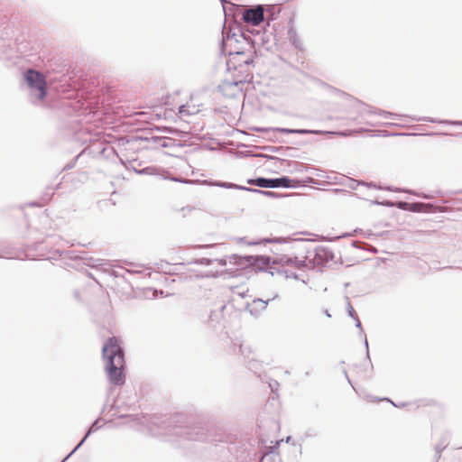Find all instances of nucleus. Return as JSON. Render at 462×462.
Listing matches in <instances>:
<instances>
[{"label": "nucleus", "mask_w": 462, "mask_h": 462, "mask_svg": "<svg viewBox=\"0 0 462 462\" xmlns=\"http://www.w3.org/2000/svg\"><path fill=\"white\" fill-rule=\"evenodd\" d=\"M290 24H291V26L288 29L289 40H290L291 43L296 49H300L301 48V42H300V39L299 35L297 34L296 30L292 26V21L291 20L290 21Z\"/></svg>", "instance_id": "18"}, {"label": "nucleus", "mask_w": 462, "mask_h": 462, "mask_svg": "<svg viewBox=\"0 0 462 462\" xmlns=\"http://www.w3.org/2000/svg\"><path fill=\"white\" fill-rule=\"evenodd\" d=\"M239 352L244 356L245 359H249L252 356H254L252 346L245 342L239 344Z\"/></svg>", "instance_id": "21"}, {"label": "nucleus", "mask_w": 462, "mask_h": 462, "mask_svg": "<svg viewBox=\"0 0 462 462\" xmlns=\"http://www.w3.org/2000/svg\"><path fill=\"white\" fill-rule=\"evenodd\" d=\"M308 181H309L310 183H313V184H316V183H317V181H316L313 178H310V177H309V178H308Z\"/></svg>", "instance_id": "43"}, {"label": "nucleus", "mask_w": 462, "mask_h": 462, "mask_svg": "<svg viewBox=\"0 0 462 462\" xmlns=\"http://www.w3.org/2000/svg\"><path fill=\"white\" fill-rule=\"evenodd\" d=\"M23 78L32 94L35 95L38 100H43L47 95V82L43 73L28 69L24 71Z\"/></svg>", "instance_id": "5"}, {"label": "nucleus", "mask_w": 462, "mask_h": 462, "mask_svg": "<svg viewBox=\"0 0 462 462\" xmlns=\"http://www.w3.org/2000/svg\"><path fill=\"white\" fill-rule=\"evenodd\" d=\"M385 205L389 206V207H393L394 204L393 202H386Z\"/></svg>", "instance_id": "50"}, {"label": "nucleus", "mask_w": 462, "mask_h": 462, "mask_svg": "<svg viewBox=\"0 0 462 462\" xmlns=\"http://www.w3.org/2000/svg\"><path fill=\"white\" fill-rule=\"evenodd\" d=\"M152 132H156L158 134H179L180 131L176 128L170 126H156L152 128Z\"/></svg>", "instance_id": "23"}, {"label": "nucleus", "mask_w": 462, "mask_h": 462, "mask_svg": "<svg viewBox=\"0 0 462 462\" xmlns=\"http://www.w3.org/2000/svg\"><path fill=\"white\" fill-rule=\"evenodd\" d=\"M230 263L240 266L241 268L253 267L260 272L269 273L273 276L277 272L276 262L271 263V258L266 255H245L232 254Z\"/></svg>", "instance_id": "4"}, {"label": "nucleus", "mask_w": 462, "mask_h": 462, "mask_svg": "<svg viewBox=\"0 0 462 462\" xmlns=\"http://www.w3.org/2000/svg\"><path fill=\"white\" fill-rule=\"evenodd\" d=\"M230 257H224V258H221V259H212L213 263L214 262H217V263L221 266H226L227 262L230 263Z\"/></svg>", "instance_id": "33"}, {"label": "nucleus", "mask_w": 462, "mask_h": 462, "mask_svg": "<svg viewBox=\"0 0 462 462\" xmlns=\"http://www.w3.org/2000/svg\"><path fill=\"white\" fill-rule=\"evenodd\" d=\"M413 121L416 122H430V123H439V124H445V125H462V121H453V120H439L433 117H413Z\"/></svg>", "instance_id": "16"}, {"label": "nucleus", "mask_w": 462, "mask_h": 462, "mask_svg": "<svg viewBox=\"0 0 462 462\" xmlns=\"http://www.w3.org/2000/svg\"><path fill=\"white\" fill-rule=\"evenodd\" d=\"M348 236V235H347V234H345V235L338 236L332 237V238H328V237H327V236H319V239H320V240H322V241H334V240H337V239H338V238H340V237H345V236Z\"/></svg>", "instance_id": "35"}, {"label": "nucleus", "mask_w": 462, "mask_h": 462, "mask_svg": "<svg viewBox=\"0 0 462 462\" xmlns=\"http://www.w3.org/2000/svg\"><path fill=\"white\" fill-rule=\"evenodd\" d=\"M267 13H268V15H267V24L270 23V21H273L276 18V14H275V7L274 6H269L268 9H267Z\"/></svg>", "instance_id": "29"}, {"label": "nucleus", "mask_w": 462, "mask_h": 462, "mask_svg": "<svg viewBox=\"0 0 462 462\" xmlns=\"http://www.w3.org/2000/svg\"><path fill=\"white\" fill-rule=\"evenodd\" d=\"M99 428L100 426L98 425V420H96L89 427L84 438L79 441V443L74 448V449L67 456L65 459L69 458L77 449H79L86 441V439L89 437V435L97 430Z\"/></svg>", "instance_id": "17"}, {"label": "nucleus", "mask_w": 462, "mask_h": 462, "mask_svg": "<svg viewBox=\"0 0 462 462\" xmlns=\"http://www.w3.org/2000/svg\"><path fill=\"white\" fill-rule=\"evenodd\" d=\"M213 186L223 188V189H239V190H245L249 192L255 193L256 189L249 188L242 185H238L232 182H226L221 180H215L212 182Z\"/></svg>", "instance_id": "15"}, {"label": "nucleus", "mask_w": 462, "mask_h": 462, "mask_svg": "<svg viewBox=\"0 0 462 462\" xmlns=\"http://www.w3.org/2000/svg\"><path fill=\"white\" fill-rule=\"evenodd\" d=\"M365 346L366 348V357L370 361V356H369V350H368V341H367L365 336Z\"/></svg>", "instance_id": "40"}, {"label": "nucleus", "mask_w": 462, "mask_h": 462, "mask_svg": "<svg viewBox=\"0 0 462 462\" xmlns=\"http://www.w3.org/2000/svg\"><path fill=\"white\" fill-rule=\"evenodd\" d=\"M159 418L152 420V424L157 425L162 434L177 436L183 439L193 441H205L208 439L207 429L201 423H194L193 420H187L183 415H175L168 421L157 422Z\"/></svg>", "instance_id": "1"}, {"label": "nucleus", "mask_w": 462, "mask_h": 462, "mask_svg": "<svg viewBox=\"0 0 462 462\" xmlns=\"http://www.w3.org/2000/svg\"><path fill=\"white\" fill-rule=\"evenodd\" d=\"M103 357L106 360L105 369L108 379L115 385H122L125 383L123 367L125 354L123 347L117 343L116 338L110 337L102 347Z\"/></svg>", "instance_id": "2"}, {"label": "nucleus", "mask_w": 462, "mask_h": 462, "mask_svg": "<svg viewBox=\"0 0 462 462\" xmlns=\"http://www.w3.org/2000/svg\"><path fill=\"white\" fill-rule=\"evenodd\" d=\"M445 445L442 446L440 444L437 445L436 448H435V451H436V457L437 458H439L440 457V454L442 452V450L445 448Z\"/></svg>", "instance_id": "36"}, {"label": "nucleus", "mask_w": 462, "mask_h": 462, "mask_svg": "<svg viewBox=\"0 0 462 462\" xmlns=\"http://www.w3.org/2000/svg\"><path fill=\"white\" fill-rule=\"evenodd\" d=\"M179 114H180V115H191L192 112L188 111L186 106L182 105V106H180L179 107Z\"/></svg>", "instance_id": "37"}, {"label": "nucleus", "mask_w": 462, "mask_h": 462, "mask_svg": "<svg viewBox=\"0 0 462 462\" xmlns=\"http://www.w3.org/2000/svg\"><path fill=\"white\" fill-rule=\"evenodd\" d=\"M347 313H348V316L351 317L353 319H357V314L356 312L355 311L354 308L352 307L350 301L347 300Z\"/></svg>", "instance_id": "31"}, {"label": "nucleus", "mask_w": 462, "mask_h": 462, "mask_svg": "<svg viewBox=\"0 0 462 462\" xmlns=\"http://www.w3.org/2000/svg\"><path fill=\"white\" fill-rule=\"evenodd\" d=\"M343 373H344V375H345L346 379L347 380V382L352 385V383H351L350 378H349V376L347 374V372L344 369Z\"/></svg>", "instance_id": "42"}, {"label": "nucleus", "mask_w": 462, "mask_h": 462, "mask_svg": "<svg viewBox=\"0 0 462 462\" xmlns=\"http://www.w3.org/2000/svg\"><path fill=\"white\" fill-rule=\"evenodd\" d=\"M255 193L263 195V196H265V197H268V198H272V199L282 198L283 196V195L279 194V193L274 192V191L262 190V189H256Z\"/></svg>", "instance_id": "26"}, {"label": "nucleus", "mask_w": 462, "mask_h": 462, "mask_svg": "<svg viewBox=\"0 0 462 462\" xmlns=\"http://www.w3.org/2000/svg\"><path fill=\"white\" fill-rule=\"evenodd\" d=\"M247 184L254 185L263 189H277V188H292L293 180L287 176L280 178L268 179L264 177H257L255 179H248Z\"/></svg>", "instance_id": "6"}, {"label": "nucleus", "mask_w": 462, "mask_h": 462, "mask_svg": "<svg viewBox=\"0 0 462 462\" xmlns=\"http://www.w3.org/2000/svg\"><path fill=\"white\" fill-rule=\"evenodd\" d=\"M222 3H225L226 1L225 0H220Z\"/></svg>", "instance_id": "54"}, {"label": "nucleus", "mask_w": 462, "mask_h": 462, "mask_svg": "<svg viewBox=\"0 0 462 462\" xmlns=\"http://www.w3.org/2000/svg\"><path fill=\"white\" fill-rule=\"evenodd\" d=\"M276 273L285 275L286 278L292 277L294 279H298V276L295 273L288 271V270L284 269L283 267H278Z\"/></svg>", "instance_id": "28"}, {"label": "nucleus", "mask_w": 462, "mask_h": 462, "mask_svg": "<svg viewBox=\"0 0 462 462\" xmlns=\"http://www.w3.org/2000/svg\"><path fill=\"white\" fill-rule=\"evenodd\" d=\"M258 244H260V243L259 242H250V243H248V245H258Z\"/></svg>", "instance_id": "51"}, {"label": "nucleus", "mask_w": 462, "mask_h": 462, "mask_svg": "<svg viewBox=\"0 0 462 462\" xmlns=\"http://www.w3.org/2000/svg\"><path fill=\"white\" fill-rule=\"evenodd\" d=\"M358 244H359V242H358V241H353V242H352V245H353L354 247H356V248H359Z\"/></svg>", "instance_id": "44"}, {"label": "nucleus", "mask_w": 462, "mask_h": 462, "mask_svg": "<svg viewBox=\"0 0 462 462\" xmlns=\"http://www.w3.org/2000/svg\"><path fill=\"white\" fill-rule=\"evenodd\" d=\"M416 134H393L392 135H415ZM388 134H383V136H387Z\"/></svg>", "instance_id": "41"}, {"label": "nucleus", "mask_w": 462, "mask_h": 462, "mask_svg": "<svg viewBox=\"0 0 462 462\" xmlns=\"http://www.w3.org/2000/svg\"><path fill=\"white\" fill-rule=\"evenodd\" d=\"M355 320H356V327L360 329V333H364L362 324H361L359 319L357 318V319H355Z\"/></svg>", "instance_id": "39"}, {"label": "nucleus", "mask_w": 462, "mask_h": 462, "mask_svg": "<svg viewBox=\"0 0 462 462\" xmlns=\"http://www.w3.org/2000/svg\"><path fill=\"white\" fill-rule=\"evenodd\" d=\"M158 133L152 132V129H150V132L145 134L144 135L140 136L142 141L147 142L151 143V148H172L177 145V141L173 138H171L166 135H159Z\"/></svg>", "instance_id": "7"}, {"label": "nucleus", "mask_w": 462, "mask_h": 462, "mask_svg": "<svg viewBox=\"0 0 462 462\" xmlns=\"http://www.w3.org/2000/svg\"><path fill=\"white\" fill-rule=\"evenodd\" d=\"M242 19L246 24L259 25L264 20V7L263 5L250 6L244 10Z\"/></svg>", "instance_id": "8"}, {"label": "nucleus", "mask_w": 462, "mask_h": 462, "mask_svg": "<svg viewBox=\"0 0 462 462\" xmlns=\"http://www.w3.org/2000/svg\"><path fill=\"white\" fill-rule=\"evenodd\" d=\"M433 205L430 203L413 202L410 203L409 209L412 212H430Z\"/></svg>", "instance_id": "19"}, {"label": "nucleus", "mask_w": 462, "mask_h": 462, "mask_svg": "<svg viewBox=\"0 0 462 462\" xmlns=\"http://www.w3.org/2000/svg\"><path fill=\"white\" fill-rule=\"evenodd\" d=\"M359 185H367V186H372V183H365L364 181H357L356 180H351V183L349 185V188L352 189H356L357 186ZM373 187H375V185H373Z\"/></svg>", "instance_id": "30"}, {"label": "nucleus", "mask_w": 462, "mask_h": 462, "mask_svg": "<svg viewBox=\"0 0 462 462\" xmlns=\"http://www.w3.org/2000/svg\"><path fill=\"white\" fill-rule=\"evenodd\" d=\"M321 133L320 134H328V135H337L342 137L350 136L354 133H359L365 131L364 129L359 130H344V131H323L319 130Z\"/></svg>", "instance_id": "20"}, {"label": "nucleus", "mask_w": 462, "mask_h": 462, "mask_svg": "<svg viewBox=\"0 0 462 462\" xmlns=\"http://www.w3.org/2000/svg\"><path fill=\"white\" fill-rule=\"evenodd\" d=\"M73 167V164H69L67 166L64 167V169H71Z\"/></svg>", "instance_id": "49"}, {"label": "nucleus", "mask_w": 462, "mask_h": 462, "mask_svg": "<svg viewBox=\"0 0 462 462\" xmlns=\"http://www.w3.org/2000/svg\"><path fill=\"white\" fill-rule=\"evenodd\" d=\"M380 400L381 401H387V402H391L394 407H397V408H404V407H406L408 405L406 402L395 403L392 400H390L389 398H383V399H380Z\"/></svg>", "instance_id": "34"}, {"label": "nucleus", "mask_w": 462, "mask_h": 462, "mask_svg": "<svg viewBox=\"0 0 462 462\" xmlns=\"http://www.w3.org/2000/svg\"><path fill=\"white\" fill-rule=\"evenodd\" d=\"M134 171L141 175H157L159 173V168L155 166H148L141 170L134 168Z\"/></svg>", "instance_id": "24"}, {"label": "nucleus", "mask_w": 462, "mask_h": 462, "mask_svg": "<svg viewBox=\"0 0 462 462\" xmlns=\"http://www.w3.org/2000/svg\"><path fill=\"white\" fill-rule=\"evenodd\" d=\"M302 257V260H298V256H283L280 259V262L285 263L288 265H294L298 269H303L307 266V259L305 257V253L303 251H297ZM310 259H311V256L308 259L310 262Z\"/></svg>", "instance_id": "13"}, {"label": "nucleus", "mask_w": 462, "mask_h": 462, "mask_svg": "<svg viewBox=\"0 0 462 462\" xmlns=\"http://www.w3.org/2000/svg\"><path fill=\"white\" fill-rule=\"evenodd\" d=\"M120 418H132V419H134V415L125 414V415H121Z\"/></svg>", "instance_id": "46"}, {"label": "nucleus", "mask_w": 462, "mask_h": 462, "mask_svg": "<svg viewBox=\"0 0 462 462\" xmlns=\"http://www.w3.org/2000/svg\"><path fill=\"white\" fill-rule=\"evenodd\" d=\"M324 313H325V315H326L328 318H330V317H331V315H330V313L328 312V310H326Z\"/></svg>", "instance_id": "47"}, {"label": "nucleus", "mask_w": 462, "mask_h": 462, "mask_svg": "<svg viewBox=\"0 0 462 462\" xmlns=\"http://www.w3.org/2000/svg\"><path fill=\"white\" fill-rule=\"evenodd\" d=\"M371 113L381 115L385 119H394L399 116V115H397L395 113H392V112L382 110V109L371 110Z\"/></svg>", "instance_id": "25"}, {"label": "nucleus", "mask_w": 462, "mask_h": 462, "mask_svg": "<svg viewBox=\"0 0 462 462\" xmlns=\"http://www.w3.org/2000/svg\"><path fill=\"white\" fill-rule=\"evenodd\" d=\"M246 366L254 374H258L262 369V364L254 356L247 359Z\"/></svg>", "instance_id": "22"}, {"label": "nucleus", "mask_w": 462, "mask_h": 462, "mask_svg": "<svg viewBox=\"0 0 462 462\" xmlns=\"http://www.w3.org/2000/svg\"><path fill=\"white\" fill-rule=\"evenodd\" d=\"M236 70L238 71V74L236 75L232 80L226 79L220 86L223 90H226L232 87L238 88L241 84L250 82L253 79V74L248 68H244L242 69L238 68Z\"/></svg>", "instance_id": "9"}, {"label": "nucleus", "mask_w": 462, "mask_h": 462, "mask_svg": "<svg viewBox=\"0 0 462 462\" xmlns=\"http://www.w3.org/2000/svg\"><path fill=\"white\" fill-rule=\"evenodd\" d=\"M291 436H289V437H287V438H286V441H287V442H290V441H291Z\"/></svg>", "instance_id": "52"}, {"label": "nucleus", "mask_w": 462, "mask_h": 462, "mask_svg": "<svg viewBox=\"0 0 462 462\" xmlns=\"http://www.w3.org/2000/svg\"><path fill=\"white\" fill-rule=\"evenodd\" d=\"M267 158H269L271 160H280L279 158L274 157V156H268Z\"/></svg>", "instance_id": "48"}, {"label": "nucleus", "mask_w": 462, "mask_h": 462, "mask_svg": "<svg viewBox=\"0 0 462 462\" xmlns=\"http://www.w3.org/2000/svg\"><path fill=\"white\" fill-rule=\"evenodd\" d=\"M305 435H306V437H312V436H316V434H315V433H311V432H310V431H307V432L305 433Z\"/></svg>", "instance_id": "45"}, {"label": "nucleus", "mask_w": 462, "mask_h": 462, "mask_svg": "<svg viewBox=\"0 0 462 462\" xmlns=\"http://www.w3.org/2000/svg\"><path fill=\"white\" fill-rule=\"evenodd\" d=\"M269 301L270 300L254 299L252 302L246 303L245 310L252 316L258 317L267 308Z\"/></svg>", "instance_id": "12"}, {"label": "nucleus", "mask_w": 462, "mask_h": 462, "mask_svg": "<svg viewBox=\"0 0 462 462\" xmlns=\"http://www.w3.org/2000/svg\"><path fill=\"white\" fill-rule=\"evenodd\" d=\"M313 241L314 240L305 238H291V236L263 239V242L265 243L282 244L291 242V248L296 251H303V253H305L306 259H309L310 256L313 255V257L310 259V263L313 266L324 265L334 259V254L328 247L317 246L315 248H311L310 245Z\"/></svg>", "instance_id": "3"}, {"label": "nucleus", "mask_w": 462, "mask_h": 462, "mask_svg": "<svg viewBox=\"0 0 462 462\" xmlns=\"http://www.w3.org/2000/svg\"><path fill=\"white\" fill-rule=\"evenodd\" d=\"M254 63V60L252 58H245V52L237 51L235 56L229 60L227 62L228 69H231V66L234 67L235 69L240 68L241 69L244 68H248L250 65Z\"/></svg>", "instance_id": "11"}, {"label": "nucleus", "mask_w": 462, "mask_h": 462, "mask_svg": "<svg viewBox=\"0 0 462 462\" xmlns=\"http://www.w3.org/2000/svg\"><path fill=\"white\" fill-rule=\"evenodd\" d=\"M395 206L400 208V209H402V210H408L409 209V206H410V203L409 202H405V201H397L395 203Z\"/></svg>", "instance_id": "32"}, {"label": "nucleus", "mask_w": 462, "mask_h": 462, "mask_svg": "<svg viewBox=\"0 0 462 462\" xmlns=\"http://www.w3.org/2000/svg\"><path fill=\"white\" fill-rule=\"evenodd\" d=\"M414 195L420 197V198H422L424 199H431L434 198L433 195H430V194H426V193H413Z\"/></svg>", "instance_id": "38"}, {"label": "nucleus", "mask_w": 462, "mask_h": 462, "mask_svg": "<svg viewBox=\"0 0 462 462\" xmlns=\"http://www.w3.org/2000/svg\"><path fill=\"white\" fill-rule=\"evenodd\" d=\"M213 263L212 259L208 258H199L193 261L188 262V264H198V265H210Z\"/></svg>", "instance_id": "27"}, {"label": "nucleus", "mask_w": 462, "mask_h": 462, "mask_svg": "<svg viewBox=\"0 0 462 462\" xmlns=\"http://www.w3.org/2000/svg\"><path fill=\"white\" fill-rule=\"evenodd\" d=\"M57 253L60 254V256L65 255L66 257H69L70 259L80 258L84 261V263L86 265L90 266V267L96 268V267L101 265L99 259H95L93 257H83V256L76 255V254H74V252H65V251L60 252V250H57Z\"/></svg>", "instance_id": "14"}, {"label": "nucleus", "mask_w": 462, "mask_h": 462, "mask_svg": "<svg viewBox=\"0 0 462 462\" xmlns=\"http://www.w3.org/2000/svg\"><path fill=\"white\" fill-rule=\"evenodd\" d=\"M258 132H268L273 131L282 134H316L320 135L319 130H311V129H292V128H283V127H273V128H256Z\"/></svg>", "instance_id": "10"}, {"label": "nucleus", "mask_w": 462, "mask_h": 462, "mask_svg": "<svg viewBox=\"0 0 462 462\" xmlns=\"http://www.w3.org/2000/svg\"><path fill=\"white\" fill-rule=\"evenodd\" d=\"M31 206L35 207V206H38V204L36 202H32V203H31Z\"/></svg>", "instance_id": "53"}]
</instances>
